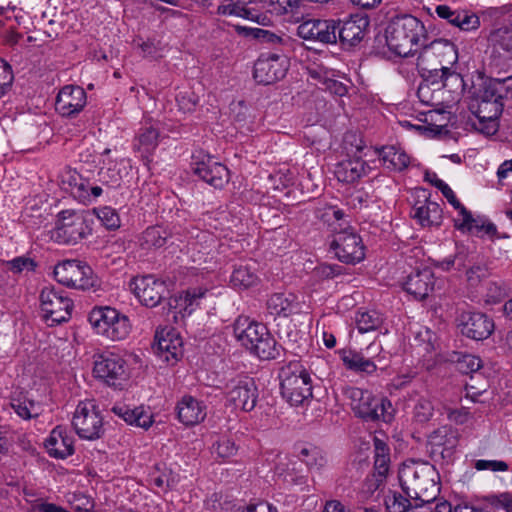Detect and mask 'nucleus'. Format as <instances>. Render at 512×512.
<instances>
[{
  "mask_svg": "<svg viewBox=\"0 0 512 512\" xmlns=\"http://www.w3.org/2000/svg\"><path fill=\"white\" fill-rule=\"evenodd\" d=\"M398 477L405 493L423 506L430 505L439 493L437 472L427 462H404L399 468Z\"/></svg>",
  "mask_w": 512,
  "mask_h": 512,
  "instance_id": "nucleus-1",
  "label": "nucleus"
},
{
  "mask_svg": "<svg viewBox=\"0 0 512 512\" xmlns=\"http://www.w3.org/2000/svg\"><path fill=\"white\" fill-rule=\"evenodd\" d=\"M457 60L455 45L449 40L437 39L421 49L417 57V67L419 71L431 74V77L461 82L459 75L451 71Z\"/></svg>",
  "mask_w": 512,
  "mask_h": 512,
  "instance_id": "nucleus-2",
  "label": "nucleus"
},
{
  "mask_svg": "<svg viewBox=\"0 0 512 512\" xmlns=\"http://www.w3.org/2000/svg\"><path fill=\"white\" fill-rule=\"evenodd\" d=\"M424 26L414 16L402 15L391 20L386 29V42L391 51L401 57L414 55L423 36Z\"/></svg>",
  "mask_w": 512,
  "mask_h": 512,
  "instance_id": "nucleus-3",
  "label": "nucleus"
},
{
  "mask_svg": "<svg viewBox=\"0 0 512 512\" xmlns=\"http://www.w3.org/2000/svg\"><path fill=\"white\" fill-rule=\"evenodd\" d=\"M233 332L237 341L260 359L276 357L275 340L263 324L240 316L234 322Z\"/></svg>",
  "mask_w": 512,
  "mask_h": 512,
  "instance_id": "nucleus-4",
  "label": "nucleus"
},
{
  "mask_svg": "<svg viewBox=\"0 0 512 512\" xmlns=\"http://www.w3.org/2000/svg\"><path fill=\"white\" fill-rule=\"evenodd\" d=\"M332 215L335 219L333 225L334 239L331 248L336 257L344 263H356L364 259V246L362 239L355 229L343 219L344 213L337 208H330L326 216Z\"/></svg>",
  "mask_w": 512,
  "mask_h": 512,
  "instance_id": "nucleus-5",
  "label": "nucleus"
},
{
  "mask_svg": "<svg viewBox=\"0 0 512 512\" xmlns=\"http://www.w3.org/2000/svg\"><path fill=\"white\" fill-rule=\"evenodd\" d=\"M281 394L292 406L305 405L312 398V380L299 361H291L279 373Z\"/></svg>",
  "mask_w": 512,
  "mask_h": 512,
  "instance_id": "nucleus-6",
  "label": "nucleus"
},
{
  "mask_svg": "<svg viewBox=\"0 0 512 512\" xmlns=\"http://www.w3.org/2000/svg\"><path fill=\"white\" fill-rule=\"evenodd\" d=\"M88 320L95 333L112 341L125 339L131 330L129 319L109 306L93 308Z\"/></svg>",
  "mask_w": 512,
  "mask_h": 512,
  "instance_id": "nucleus-7",
  "label": "nucleus"
},
{
  "mask_svg": "<svg viewBox=\"0 0 512 512\" xmlns=\"http://www.w3.org/2000/svg\"><path fill=\"white\" fill-rule=\"evenodd\" d=\"M502 95H496L494 91L487 88L483 94L470 105L475 116L472 126L475 130L492 135L498 129V117L502 113Z\"/></svg>",
  "mask_w": 512,
  "mask_h": 512,
  "instance_id": "nucleus-8",
  "label": "nucleus"
},
{
  "mask_svg": "<svg viewBox=\"0 0 512 512\" xmlns=\"http://www.w3.org/2000/svg\"><path fill=\"white\" fill-rule=\"evenodd\" d=\"M344 393L350 400V406L358 417L366 420L382 419L385 422L391 420L392 415L388 412L391 403L388 400L378 399L371 392L357 387H348Z\"/></svg>",
  "mask_w": 512,
  "mask_h": 512,
  "instance_id": "nucleus-9",
  "label": "nucleus"
},
{
  "mask_svg": "<svg viewBox=\"0 0 512 512\" xmlns=\"http://www.w3.org/2000/svg\"><path fill=\"white\" fill-rule=\"evenodd\" d=\"M91 233L83 212L64 210L58 214L53 237L60 243L75 244Z\"/></svg>",
  "mask_w": 512,
  "mask_h": 512,
  "instance_id": "nucleus-10",
  "label": "nucleus"
},
{
  "mask_svg": "<svg viewBox=\"0 0 512 512\" xmlns=\"http://www.w3.org/2000/svg\"><path fill=\"white\" fill-rule=\"evenodd\" d=\"M72 425L82 439L95 440L104 432L103 419L92 400L80 402L74 412Z\"/></svg>",
  "mask_w": 512,
  "mask_h": 512,
  "instance_id": "nucleus-11",
  "label": "nucleus"
},
{
  "mask_svg": "<svg viewBox=\"0 0 512 512\" xmlns=\"http://www.w3.org/2000/svg\"><path fill=\"white\" fill-rule=\"evenodd\" d=\"M226 403L234 409L249 412L254 409L258 399V389L254 380L248 376H237L225 385Z\"/></svg>",
  "mask_w": 512,
  "mask_h": 512,
  "instance_id": "nucleus-12",
  "label": "nucleus"
},
{
  "mask_svg": "<svg viewBox=\"0 0 512 512\" xmlns=\"http://www.w3.org/2000/svg\"><path fill=\"white\" fill-rule=\"evenodd\" d=\"M40 305L43 318L49 325L67 321L71 316L73 303L63 291L54 287H45L40 294Z\"/></svg>",
  "mask_w": 512,
  "mask_h": 512,
  "instance_id": "nucleus-13",
  "label": "nucleus"
},
{
  "mask_svg": "<svg viewBox=\"0 0 512 512\" xmlns=\"http://www.w3.org/2000/svg\"><path fill=\"white\" fill-rule=\"evenodd\" d=\"M93 373L107 385L121 386L128 378L126 362L114 353L100 354L95 357Z\"/></svg>",
  "mask_w": 512,
  "mask_h": 512,
  "instance_id": "nucleus-14",
  "label": "nucleus"
},
{
  "mask_svg": "<svg viewBox=\"0 0 512 512\" xmlns=\"http://www.w3.org/2000/svg\"><path fill=\"white\" fill-rule=\"evenodd\" d=\"M55 279L68 287L89 289L94 286L91 268L77 260H66L54 268Z\"/></svg>",
  "mask_w": 512,
  "mask_h": 512,
  "instance_id": "nucleus-15",
  "label": "nucleus"
},
{
  "mask_svg": "<svg viewBox=\"0 0 512 512\" xmlns=\"http://www.w3.org/2000/svg\"><path fill=\"white\" fill-rule=\"evenodd\" d=\"M58 182L62 190L70 193L75 199L83 203H90L101 196L103 192L100 186L90 185L88 180L84 179L75 169L69 167L61 171Z\"/></svg>",
  "mask_w": 512,
  "mask_h": 512,
  "instance_id": "nucleus-16",
  "label": "nucleus"
},
{
  "mask_svg": "<svg viewBox=\"0 0 512 512\" xmlns=\"http://www.w3.org/2000/svg\"><path fill=\"white\" fill-rule=\"evenodd\" d=\"M153 349L161 361L174 365L183 354L180 333L172 327L158 328L155 332Z\"/></svg>",
  "mask_w": 512,
  "mask_h": 512,
  "instance_id": "nucleus-17",
  "label": "nucleus"
},
{
  "mask_svg": "<svg viewBox=\"0 0 512 512\" xmlns=\"http://www.w3.org/2000/svg\"><path fill=\"white\" fill-rule=\"evenodd\" d=\"M289 59L285 55H261L254 65V78L258 83L269 85L285 77Z\"/></svg>",
  "mask_w": 512,
  "mask_h": 512,
  "instance_id": "nucleus-18",
  "label": "nucleus"
},
{
  "mask_svg": "<svg viewBox=\"0 0 512 512\" xmlns=\"http://www.w3.org/2000/svg\"><path fill=\"white\" fill-rule=\"evenodd\" d=\"M337 26L333 20L309 19L297 27V35L307 41L333 44L337 40Z\"/></svg>",
  "mask_w": 512,
  "mask_h": 512,
  "instance_id": "nucleus-19",
  "label": "nucleus"
},
{
  "mask_svg": "<svg viewBox=\"0 0 512 512\" xmlns=\"http://www.w3.org/2000/svg\"><path fill=\"white\" fill-rule=\"evenodd\" d=\"M130 288L140 302L147 307L158 305L166 290L164 282L152 275L134 278Z\"/></svg>",
  "mask_w": 512,
  "mask_h": 512,
  "instance_id": "nucleus-20",
  "label": "nucleus"
},
{
  "mask_svg": "<svg viewBox=\"0 0 512 512\" xmlns=\"http://www.w3.org/2000/svg\"><path fill=\"white\" fill-rule=\"evenodd\" d=\"M86 103L87 96L82 87L67 85L57 95L56 110L64 117H73L83 110Z\"/></svg>",
  "mask_w": 512,
  "mask_h": 512,
  "instance_id": "nucleus-21",
  "label": "nucleus"
},
{
  "mask_svg": "<svg viewBox=\"0 0 512 512\" xmlns=\"http://www.w3.org/2000/svg\"><path fill=\"white\" fill-rule=\"evenodd\" d=\"M461 333L473 340H484L494 330V323L487 315L480 312H464L460 317Z\"/></svg>",
  "mask_w": 512,
  "mask_h": 512,
  "instance_id": "nucleus-22",
  "label": "nucleus"
},
{
  "mask_svg": "<svg viewBox=\"0 0 512 512\" xmlns=\"http://www.w3.org/2000/svg\"><path fill=\"white\" fill-rule=\"evenodd\" d=\"M193 171L202 180L215 188H222L229 181V171L225 165L207 156L193 164Z\"/></svg>",
  "mask_w": 512,
  "mask_h": 512,
  "instance_id": "nucleus-23",
  "label": "nucleus"
},
{
  "mask_svg": "<svg viewBox=\"0 0 512 512\" xmlns=\"http://www.w3.org/2000/svg\"><path fill=\"white\" fill-rule=\"evenodd\" d=\"M427 179L430 180L444 195V197L448 200V202L459 211L461 219H457L455 221V225L458 229L472 231L474 228H477L476 221L473 219L472 215L469 211L460 203L457 199L453 190L446 184L443 180L439 179L436 174L426 175Z\"/></svg>",
  "mask_w": 512,
  "mask_h": 512,
  "instance_id": "nucleus-24",
  "label": "nucleus"
},
{
  "mask_svg": "<svg viewBox=\"0 0 512 512\" xmlns=\"http://www.w3.org/2000/svg\"><path fill=\"white\" fill-rule=\"evenodd\" d=\"M47 453L56 459H65L74 453V439L62 426H56L45 440Z\"/></svg>",
  "mask_w": 512,
  "mask_h": 512,
  "instance_id": "nucleus-25",
  "label": "nucleus"
},
{
  "mask_svg": "<svg viewBox=\"0 0 512 512\" xmlns=\"http://www.w3.org/2000/svg\"><path fill=\"white\" fill-rule=\"evenodd\" d=\"M177 417L186 426L196 425L206 417V405L191 395H184L176 405Z\"/></svg>",
  "mask_w": 512,
  "mask_h": 512,
  "instance_id": "nucleus-26",
  "label": "nucleus"
},
{
  "mask_svg": "<svg viewBox=\"0 0 512 512\" xmlns=\"http://www.w3.org/2000/svg\"><path fill=\"white\" fill-rule=\"evenodd\" d=\"M160 142V131L155 124H145L142 126L134 140V150L138 152L147 163L155 152Z\"/></svg>",
  "mask_w": 512,
  "mask_h": 512,
  "instance_id": "nucleus-27",
  "label": "nucleus"
},
{
  "mask_svg": "<svg viewBox=\"0 0 512 512\" xmlns=\"http://www.w3.org/2000/svg\"><path fill=\"white\" fill-rule=\"evenodd\" d=\"M434 286L433 273L429 268L417 270L410 274L404 282V289L416 299H424Z\"/></svg>",
  "mask_w": 512,
  "mask_h": 512,
  "instance_id": "nucleus-28",
  "label": "nucleus"
},
{
  "mask_svg": "<svg viewBox=\"0 0 512 512\" xmlns=\"http://www.w3.org/2000/svg\"><path fill=\"white\" fill-rule=\"evenodd\" d=\"M369 166L361 157L353 156L336 165L335 176L340 182L354 183L368 173Z\"/></svg>",
  "mask_w": 512,
  "mask_h": 512,
  "instance_id": "nucleus-29",
  "label": "nucleus"
},
{
  "mask_svg": "<svg viewBox=\"0 0 512 512\" xmlns=\"http://www.w3.org/2000/svg\"><path fill=\"white\" fill-rule=\"evenodd\" d=\"M368 26L366 17L353 16L337 27L339 39L343 44L354 46L362 40Z\"/></svg>",
  "mask_w": 512,
  "mask_h": 512,
  "instance_id": "nucleus-30",
  "label": "nucleus"
},
{
  "mask_svg": "<svg viewBox=\"0 0 512 512\" xmlns=\"http://www.w3.org/2000/svg\"><path fill=\"white\" fill-rule=\"evenodd\" d=\"M112 411L130 425L147 429L153 423L152 413L144 406L131 408L125 404H116Z\"/></svg>",
  "mask_w": 512,
  "mask_h": 512,
  "instance_id": "nucleus-31",
  "label": "nucleus"
},
{
  "mask_svg": "<svg viewBox=\"0 0 512 512\" xmlns=\"http://www.w3.org/2000/svg\"><path fill=\"white\" fill-rule=\"evenodd\" d=\"M23 498L26 504V512H72L63 506L49 502L48 497L32 488L23 490Z\"/></svg>",
  "mask_w": 512,
  "mask_h": 512,
  "instance_id": "nucleus-32",
  "label": "nucleus"
},
{
  "mask_svg": "<svg viewBox=\"0 0 512 512\" xmlns=\"http://www.w3.org/2000/svg\"><path fill=\"white\" fill-rule=\"evenodd\" d=\"M267 309L271 315L287 317L299 310V303L293 294L276 293L267 300Z\"/></svg>",
  "mask_w": 512,
  "mask_h": 512,
  "instance_id": "nucleus-33",
  "label": "nucleus"
},
{
  "mask_svg": "<svg viewBox=\"0 0 512 512\" xmlns=\"http://www.w3.org/2000/svg\"><path fill=\"white\" fill-rule=\"evenodd\" d=\"M251 0H222L218 13L222 15L242 17L260 23L262 16L257 11L248 8Z\"/></svg>",
  "mask_w": 512,
  "mask_h": 512,
  "instance_id": "nucleus-34",
  "label": "nucleus"
},
{
  "mask_svg": "<svg viewBox=\"0 0 512 512\" xmlns=\"http://www.w3.org/2000/svg\"><path fill=\"white\" fill-rule=\"evenodd\" d=\"M379 155L383 165L390 170L402 171L410 164V157L400 147L393 145L383 147Z\"/></svg>",
  "mask_w": 512,
  "mask_h": 512,
  "instance_id": "nucleus-35",
  "label": "nucleus"
},
{
  "mask_svg": "<svg viewBox=\"0 0 512 512\" xmlns=\"http://www.w3.org/2000/svg\"><path fill=\"white\" fill-rule=\"evenodd\" d=\"M413 217L417 219L423 227L439 225L442 219V210L437 203L426 201L414 207Z\"/></svg>",
  "mask_w": 512,
  "mask_h": 512,
  "instance_id": "nucleus-36",
  "label": "nucleus"
},
{
  "mask_svg": "<svg viewBox=\"0 0 512 512\" xmlns=\"http://www.w3.org/2000/svg\"><path fill=\"white\" fill-rule=\"evenodd\" d=\"M384 504L388 512H431L430 507L419 511L418 508L424 507L422 504L415 501L413 507L405 497L395 491H388L384 497Z\"/></svg>",
  "mask_w": 512,
  "mask_h": 512,
  "instance_id": "nucleus-37",
  "label": "nucleus"
},
{
  "mask_svg": "<svg viewBox=\"0 0 512 512\" xmlns=\"http://www.w3.org/2000/svg\"><path fill=\"white\" fill-rule=\"evenodd\" d=\"M476 259V254L471 252L469 248L457 244L455 255L442 260L439 266L445 271H449L454 266L461 270L474 263Z\"/></svg>",
  "mask_w": 512,
  "mask_h": 512,
  "instance_id": "nucleus-38",
  "label": "nucleus"
},
{
  "mask_svg": "<svg viewBox=\"0 0 512 512\" xmlns=\"http://www.w3.org/2000/svg\"><path fill=\"white\" fill-rule=\"evenodd\" d=\"M255 263L239 264L232 272L230 282L236 288H248L258 281Z\"/></svg>",
  "mask_w": 512,
  "mask_h": 512,
  "instance_id": "nucleus-39",
  "label": "nucleus"
},
{
  "mask_svg": "<svg viewBox=\"0 0 512 512\" xmlns=\"http://www.w3.org/2000/svg\"><path fill=\"white\" fill-rule=\"evenodd\" d=\"M206 290L194 289L185 293L179 294L171 299L170 306L177 309L183 316L191 314L194 306L197 305L198 299L202 298Z\"/></svg>",
  "mask_w": 512,
  "mask_h": 512,
  "instance_id": "nucleus-40",
  "label": "nucleus"
},
{
  "mask_svg": "<svg viewBox=\"0 0 512 512\" xmlns=\"http://www.w3.org/2000/svg\"><path fill=\"white\" fill-rule=\"evenodd\" d=\"M169 237L168 231L161 226L148 227L139 237V245L146 250L160 248Z\"/></svg>",
  "mask_w": 512,
  "mask_h": 512,
  "instance_id": "nucleus-41",
  "label": "nucleus"
},
{
  "mask_svg": "<svg viewBox=\"0 0 512 512\" xmlns=\"http://www.w3.org/2000/svg\"><path fill=\"white\" fill-rule=\"evenodd\" d=\"M344 365L355 372L371 374L375 372L376 365L361 353L349 351L342 356Z\"/></svg>",
  "mask_w": 512,
  "mask_h": 512,
  "instance_id": "nucleus-42",
  "label": "nucleus"
},
{
  "mask_svg": "<svg viewBox=\"0 0 512 512\" xmlns=\"http://www.w3.org/2000/svg\"><path fill=\"white\" fill-rule=\"evenodd\" d=\"M11 406L15 413L23 419L38 417L43 412V408L38 402L28 398L13 399Z\"/></svg>",
  "mask_w": 512,
  "mask_h": 512,
  "instance_id": "nucleus-43",
  "label": "nucleus"
},
{
  "mask_svg": "<svg viewBox=\"0 0 512 512\" xmlns=\"http://www.w3.org/2000/svg\"><path fill=\"white\" fill-rule=\"evenodd\" d=\"M426 73H423L425 76V79L420 83L417 91V95L421 102L430 104L433 100V95L431 92V85L435 86V89H440L441 87H445L447 84L446 82L448 80L437 78V77H431V74L425 75Z\"/></svg>",
  "mask_w": 512,
  "mask_h": 512,
  "instance_id": "nucleus-44",
  "label": "nucleus"
},
{
  "mask_svg": "<svg viewBox=\"0 0 512 512\" xmlns=\"http://www.w3.org/2000/svg\"><path fill=\"white\" fill-rule=\"evenodd\" d=\"M382 317L377 311L359 312L356 316V325L360 333L376 330L382 324Z\"/></svg>",
  "mask_w": 512,
  "mask_h": 512,
  "instance_id": "nucleus-45",
  "label": "nucleus"
},
{
  "mask_svg": "<svg viewBox=\"0 0 512 512\" xmlns=\"http://www.w3.org/2000/svg\"><path fill=\"white\" fill-rule=\"evenodd\" d=\"M451 20L450 24L458 27L462 31L476 30L480 26L479 17L467 10H458Z\"/></svg>",
  "mask_w": 512,
  "mask_h": 512,
  "instance_id": "nucleus-46",
  "label": "nucleus"
},
{
  "mask_svg": "<svg viewBox=\"0 0 512 512\" xmlns=\"http://www.w3.org/2000/svg\"><path fill=\"white\" fill-rule=\"evenodd\" d=\"M300 460L307 465L309 469H320L324 466L326 460L322 452L316 447H303L299 451Z\"/></svg>",
  "mask_w": 512,
  "mask_h": 512,
  "instance_id": "nucleus-47",
  "label": "nucleus"
},
{
  "mask_svg": "<svg viewBox=\"0 0 512 512\" xmlns=\"http://www.w3.org/2000/svg\"><path fill=\"white\" fill-rule=\"evenodd\" d=\"M94 212L107 229L115 230L120 227V216L114 208L105 206L95 209Z\"/></svg>",
  "mask_w": 512,
  "mask_h": 512,
  "instance_id": "nucleus-48",
  "label": "nucleus"
},
{
  "mask_svg": "<svg viewBox=\"0 0 512 512\" xmlns=\"http://www.w3.org/2000/svg\"><path fill=\"white\" fill-rule=\"evenodd\" d=\"M489 42L495 48L510 52L512 51V31L506 27L499 28L490 34Z\"/></svg>",
  "mask_w": 512,
  "mask_h": 512,
  "instance_id": "nucleus-49",
  "label": "nucleus"
},
{
  "mask_svg": "<svg viewBox=\"0 0 512 512\" xmlns=\"http://www.w3.org/2000/svg\"><path fill=\"white\" fill-rule=\"evenodd\" d=\"M102 162L103 166L100 168L98 173L100 181L110 186L118 185L121 176L119 171L116 169V164L110 160L106 162L105 158L102 160Z\"/></svg>",
  "mask_w": 512,
  "mask_h": 512,
  "instance_id": "nucleus-50",
  "label": "nucleus"
},
{
  "mask_svg": "<svg viewBox=\"0 0 512 512\" xmlns=\"http://www.w3.org/2000/svg\"><path fill=\"white\" fill-rule=\"evenodd\" d=\"M486 275V266L483 263L475 261L469 265L466 270V281L470 286L475 287L486 277Z\"/></svg>",
  "mask_w": 512,
  "mask_h": 512,
  "instance_id": "nucleus-51",
  "label": "nucleus"
},
{
  "mask_svg": "<svg viewBox=\"0 0 512 512\" xmlns=\"http://www.w3.org/2000/svg\"><path fill=\"white\" fill-rule=\"evenodd\" d=\"M67 503L74 512H88L93 508L89 497L81 493H72L67 496Z\"/></svg>",
  "mask_w": 512,
  "mask_h": 512,
  "instance_id": "nucleus-52",
  "label": "nucleus"
},
{
  "mask_svg": "<svg viewBox=\"0 0 512 512\" xmlns=\"http://www.w3.org/2000/svg\"><path fill=\"white\" fill-rule=\"evenodd\" d=\"M236 451L235 443L228 438H222L213 445V453L222 459L232 457L236 454Z\"/></svg>",
  "mask_w": 512,
  "mask_h": 512,
  "instance_id": "nucleus-53",
  "label": "nucleus"
},
{
  "mask_svg": "<svg viewBox=\"0 0 512 512\" xmlns=\"http://www.w3.org/2000/svg\"><path fill=\"white\" fill-rule=\"evenodd\" d=\"M481 367L482 361L475 355L466 354L458 360V369L465 374L477 372Z\"/></svg>",
  "mask_w": 512,
  "mask_h": 512,
  "instance_id": "nucleus-54",
  "label": "nucleus"
},
{
  "mask_svg": "<svg viewBox=\"0 0 512 512\" xmlns=\"http://www.w3.org/2000/svg\"><path fill=\"white\" fill-rule=\"evenodd\" d=\"M414 415L419 422L428 421L433 415V406L431 402L424 397H420L415 405Z\"/></svg>",
  "mask_w": 512,
  "mask_h": 512,
  "instance_id": "nucleus-55",
  "label": "nucleus"
},
{
  "mask_svg": "<svg viewBox=\"0 0 512 512\" xmlns=\"http://www.w3.org/2000/svg\"><path fill=\"white\" fill-rule=\"evenodd\" d=\"M488 88L496 95H502V98H512V75L504 79H495Z\"/></svg>",
  "mask_w": 512,
  "mask_h": 512,
  "instance_id": "nucleus-56",
  "label": "nucleus"
},
{
  "mask_svg": "<svg viewBox=\"0 0 512 512\" xmlns=\"http://www.w3.org/2000/svg\"><path fill=\"white\" fill-rule=\"evenodd\" d=\"M13 82V73L10 66L0 59V98L7 93Z\"/></svg>",
  "mask_w": 512,
  "mask_h": 512,
  "instance_id": "nucleus-57",
  "label": "nucleus"
},
{
  "mask_svg": "<svg viewBox=\"0 0 512 512\" xmlns=\"http://www.w3.org/2000/svg\"><path fill=\"white\" fill-rule=\"evenodd\" d=\"M474 468L478 471L490 470L493 472H505L508 470V464L501 460H477Z\"/></svg>",
  "mask_w": 512,
  "mask_h": 512,
  "instance_id": "nucleus-58",
  "label": "nucleus"
},
{
  "mask_svg": "<svg viewBox=\"0 0 512 512\" xmlns=\"http://www.w3.org/2000/svg\"><path fill=\"white\" fill-rule=\"evenodd\" d=\"M271 12L282 15L297 7L298 0H265Z\"/></svg>",
  "mask_w": 512,
  "mask_h": 512,
  "instance_id": "nucleus-59",
  "label": "nucleus"
},
{
  "mask_svg": "<svg viewBox=\"0 0 512 512\" xmlns=\"http://www.w3.org/2000/svg\"><path fill=\"white\" fill-rule=\"evenodd\" d=\"M7 266L14 273H21L23 271H33L36 264L31 258L17 257L8 261Z\"/></svg>",
  "mask_w": 512,
  "mask_h": 512,
  "instance_id": "nucleus-60",
  "label": "nucleus"
},
{
  "mask_svg": "<svg viewBox=\"0 0 512 512\" xmlns=\"http://www.w3.org/2000/svg\"><path fill=\"white\" fill-rule=\"evenodd\" d=\"M448 431L449 430L446 427H442L430 434L428 443L431 445L434 452H438L440 448H445L447 446Z\"/></svg>",
  "mask_w": 512,
  "mask_h": 512,
  "instance_id": "nucleus-61",
  "label": "nucleus"
},
{
  "mask_svg": "<svg viewBox=\"0 0 512 512\" xmlns=\"http://www.w3.org/2000/svg\"><path fill=\"white\" fill-rule=\"evenodd\" d=\"M277 476L287 484H302L305 482L303 476H295L292 472L285 471L284 465L279 464L276 468Z\"/></svg>",
  "mask_w": 512,
  "mask_h": 512,
  "instance_id": "nucleus-62",
  "label": "nucleus"
},
{
  "mask_svg": "<svg viewBox=\"0 0 512 512\" xmlns=\"http://www.w3.org/2000/svg\"><path fill=\"white\" fill-rule=\"evenodd\" d=\"M435 512H475L472 507L469 506H456L452 508L451 504L447 501L438 502L434 508Z\"/></svg>",
  "mask_w": 512,
  "mask_h": 512,
  "instance_id": "nucleus-63",
  "label": "nucleus"
},
{
  "mask_svg": "<svg viewBox=\"0 0 512 512\" xmlns=\"http://www.w3.org/2000/svg\"><path fill=\"white\" fill-rule=\"evenodd\" d=\"M235 512H277L270 504L259 502L257 504H249L246 507L238 508Z\"/></svg>",
  "mask_w": 512,
  "mask_h": 512,
  "instance_id": "nucleus-64",
  "label": "nucleus"
}]
</instances>
